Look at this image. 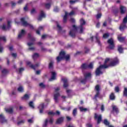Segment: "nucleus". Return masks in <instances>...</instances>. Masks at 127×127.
Here are the masks:
<instances>
[{
	"label": "nucleus",
	"instance_id": "nucleus-1",
	"mask_svg": "<svg viewBox=\"0 0 127 127\" xmlns=\"http://www.w3.org/2000/svg\"><path fill=\"white\" fill-rule=\"evenodd\" d=\"M109 62L110 59H106L104 65H101L97 68L95 71L96 76H99L100 74H103L102 69H106V68H109L110 66H116V65L119 64V60L117 58L114 59V60L109 64H109Z\"/></svg>",
	"mask_w": 127,
	"mask_h": 127
},
{
	"label": "nucleus",
	"instance_id": "nucleus-2",
	"mask_svg": "<svg viewBox=\"0 0 127 127\" xmlns=\"http://www.w3.org/2000/svg\"><path fill=\"white\" fill-rule=\"evenodd\" d=\"M80 25L79 27H76L75 25H73L72 28L71 29L70 31H69V34L71 37H75L76 35V33L77 31H79V33H82L85 28H84V25L86 24V22L84 19L82 18L80 20Z\"/></svg>",
	"mask_w": 127,
	"mask_h": 127
},
{
	"label": "nucleus",
	"instance_id": "nucleus-3",
	"mask_svg": "<svg viewBox=\"0 0 127 127\" xmlns=\"http://www.w3.org/2000/svg\"><path fill=\"white\" fill-rule=\"evenodd\" d=\"M28 38L31 41V42H28L27 43V45L29 46V50H34L35 49V47H33V45H34V41H35V38L31 36V34H28Z\"/></svg>",
	"mask_w": 127,
	"mask_h": 127
},
{
	"label": "nucleus",
	"instance_id": "nucleus-4",
	"mask_svg": "<svg viewBox=\"0 0 127 127\" xmlns=\"http://www.w3.org/2000/svg\"><path fill=\"white\" fill-rule=\"evenodd\" d=\"M64 52H61L60 53L59 57H57V60L58 62H60L63 59H65L66 60H69L70 56L69 55H65Z\"/></svg>",
	"mask_w": 127,
	"mask_h": 127
},
{
	"label": "nucleus",
	"instance_id": "nucleus-5",
	"mask_svg": "<svg viewBox=\"0 0 127 127\" xmlns=\"http://www.w3.org/2000/svg\"><path fill=\"white\" fill-rule=\"evenodd\" d=\"M60 90V87H57L55 88V93L54 95V99L56 103H58L59 102V97L60 96V93H59V91Z\"/></svg>",
	"mask_w": 127,
	"mask_h": 127
},
{
	"label": "nucleus",
	"instance_id": "nucleus-6",
	"mask_svg": "<svg viewBox=\"0 0 127 127\" xmlns=\"http://www.w3.org/2000/svg\"><path fill=\"white\" fill-rule=\"evenodd\" d=\"M21 23L23 26H27L32 29L33 28V26L26 22V21H25V18H21Z\"/></svg>",
	"mask_w": 127,
	"mask_h": 127
},
{
	"label": "nucleus",
	"instance_id": "nucleus-7",
	"mask_svg": "<svg viewBox=\"0 0 127 127\" xmlns=\"http://www.w3.org/2000/svg\"><path fill=\"white\" fill-rule=\"evenodd\" d=\"M84 79L81 80V82L82 83V84H85L87 80L91 78V73L85 72L84 73Z\"/></svg>",
	"mask_w": 127,
	"mask_h": 127
},
{
	"label": "nucleus",
	"instance_id": "nucleus-8",
	"mask_svg": "<svg viewBox=\"0 0 127 127\" xmlns=\"http://www.w3.org/2000/svg\"><path fill=\"white\" fill-rule=\"evenodd\" d=\"M115 42H114V39L111 38L108 40V43L109 44L110 49H114L115 48Z\"/></svg>",
	"mask_w": 127,
	"mask_h": 127
},
{
	"label": "nucleus",
	"instance_id": "nucleus-9",
	"mask_svg": "<svg viewBox=\"0 0 127 127\" xmlns=\"http://www.w3.org/2000/svg\"><path fill=\"white\" fill-rule=\"evenodd\" d=\"M27 64L28 65H29L31 67V68H32L34 70H36V68H37V67H39V64H37L35 65H34L32 64H31V62L29 61L27 62Z\"/></svg>",
	"mask_w": 127,
	"mask_h": 127
},
{
	"label": "nucleus",
	"instance_id": "nucleus-10",
	"mask_svg": "<svg viewBox=\"0 0 127 127\" xmlns=\"http://www.w3.org/2000/svg\"><path fill=\"white\" fill-rule=\"evenodd\" d=\"M11 22L10 21H7V24L6 26L5 24H3L2 26V29L3 30H8L9 28H10V23Z\"/></svg>",
	"mask_w": 127,
	"mask_h": 127
},
{
	"label": "nucleus",
	"instance_id": "nucleus-11",
	"mask_svg": "<svg viewBox=\"0 0 127 127\" xmlns=\"http://www.w3.org/2000/svg\"><path fill=\"white\" fill-rule=\"evenodd\" d=\"M94 118L95 120H97V125H99V124L102 122V115H98L97 113H95Z\"/></svg>",
	"mask_w": 127,
	"mask_h": 127
},
{
	"label": "nucleus",
	"instance_id": "nucleus-12",
	"mask_svg": "<svg viewBox=\"0 0 127 127\" xmlns=\"http://www.w3.org/2000/svg\"><path fill=\"white\" fill-rule=\"evenodd\" d=\"M95 90L96 91V94L94 97L95 100H97V98L99 97V95H100V86L97 85L95 86Z\"/></svg>",
	"mask_w": 127,
	"mask_h": 127
},
{
	"label": "nucleus",
	"instance_id": "nucleus-13",
	"mask_svg": "<svg viewBox=\"0 0 127 127\" xmlns=\"http://www.w3.org/2000/svg\"><path fill=\"white\" fill-rule=\"evenodd\" d=\"M1 40H3V41H6V39L5 38V37L4 36H0V41H1ZM3 50V48L1 47L0 44V53H2V51Z\"/></svg>",
	"mask_w": 127,
	"mask_h": 127
},
{
	"label": "nucleus",
	"instance_id": "nucleus-14",
	"mask_svg": "<svg viewBox=\"0 0 127 127\" xmlns=\"http://www.w3.org/2000/svg\"><path fill=\"white\" fill-rule=\"evenodd\" d=\"M0 123L1 124H5L7 123V121L6 120L5 118H4V116L3 114L0 115Z\"/></svg>",
	"mask_w": 127,
	"mask_h": 127
},
{
	"label": "nucleus",
	"instance_id": "nucleus-15",
	"mask_svg": "<svg viewBox=\"0 0 127 127\" xmlns=\"http://www.w3.org/2000/svg\"><path fill=\"white\" fill-rule=\"evenodd\" d=\"M25 33H26V32H25V30L24 29L21 30L20 32L19 33V35L18 36V38L20 39L22 37H23L24 35H25Z\"/></svg>",
	"mask_w": 127,
	"mask_h": 127
},
{
	"label": "nucleus",
	"instance_id": "nucleus-16",
	"mask_svg": "<svg viewBox=\"0 0 127 127\" xmlns=\"http://www.w3.org/2000/svg\"><path fill=\"white\" fill-rule=\"evenodd\" d=\"M52 76L51 78L49 79V81H54V80H56V72L52 71Z\"/></svg>",
	"mask_w": 127,
	"mask_h": 127
},
{
	"label": "nucleus",
	"instance_id": "nucleus-17",
	"mask_svg": "<svg viewBox=\"0 0 127 127\" xmlns=\"http://www.w3.org/2000/svg\"><path fill=\"white\" fill-rule=\"evenodd\" d=\"M45 17V14L43 11H41L40 15L38 18V20H41L42 18Z\"/></svg>",
	"mask_w": 127,
	"mask_h": 127
},
{
	"label": "nucleus",
	"instance_id": "nucleus-18",
	"mask_svg": "<svg viewBox=\"0 0 127 127\" xmlns=\"http://www.w3.org/2000/svg\"><path fill=\"white\" fill-rule=\"evenodd\" d=\"M62 80L64 82V88H67L68 87V79L66 78H62Z\"/></svg>",
	"mask_w": 127,
	"mask_h": 127
},
{
	"label": "nucleus",
	"instance_id": "nucleus-19",
	"mask_svg": "<svg viewBox=\"0 0 127 127\" xmlns=\"http://www.w3.org/2000/svg\"><path fill=\"white\" fill-rule=\"evenodd\" d=\"M38 109L40 110V114H43V110L44 109V104L42 103L39 105Z\"/></svg>",
	"mask_w": 127,
	"mask_h": 127
},
{
	"label": "nucleus",
	"instance_id": "nucleus-20",
	"mask_svg": "<svg viewBox=\"0 0 127 127\" xmlns=\"http://www.w3.org/2000/svg\"><path fill=\"white\" fill-rule=\"evenodd\" d=\"M127 11V8L124 6H120V12L121 14H124L125 12Z\"/></svg>",
	"mask_w": 127,
	"mask_h": 127
},
{
	"label": "nucleus",
	"instance_id": "nucleus-21",
	"mask_svg": "<svg viewBox=\"0 0 127 127\" xmlns=\"http://www.w3.org/2000/svg\"><path fill=\"white\" fill-rule=\"evenodd\" d=\"M63 121H64V118L63 117H61L57 120L56 123L58 125H60V124L63 123Z\"/></svg>",
	"mask_w": 127,
	"mask_h": 127
},
{
	"label": "nucleus",
	"instance_id": "nucleus-22",
	"mask_svg": "<svg viewBox=\"0 0 127 127\" xmlns=\"http://www.w3.org/2000/svg\"><path fill=\"white\" fill-rule=\"evenodd\" d=\"M118 50L119 53H124V48H123L122 46L121 45L118 46Z\"/></svg>",
	"mask_w": 127,
	"mask_h": 127
},
{
	"label": "nucleus",
	"instance_id": "nucleus-23",
	"mask_svg": "<svg viewBox=\"0 0 127 127\" xmlns=\"http://www.w3.org/2000/svg\"><path fill=\"white\" fill-rule=\"evenodd\" d=\"M56 24H57V27L58 29V31L59 32H61V31H62V27H61V26H60V25H59V23H58V22H56Z\"/></svg>",
	"mask_w": 127,
	"mask_h": 127
},
{
	"label": "nucleus",
	"instance_id": "nucleus-24",
	"mask_svg": "<svg viewBox=\"0 0 127 127\" xmlns=\"http://www.w3.org/2000/svg\"><path fill=\"white\" fill-rule=\"evenodd\" d=\"M95 39L96 40L97 43H98V45L101 46V42H100V38L98 37V34H96V36L95 37Z\"/></svg>",
	"mask_w": 127,
	"mask_h": 127
},
{
	"label": "nucleus",
	"instance_id": "nucleus-25",
	"mask_svg": "<svg viewBox=\"0 0 127 127\" xmlns=\"http://www.w3.org/2000/svg\"><path fill=\"white\" fill-rule=\"evenodd\" d=\"M118 39L119 41H120V42H124V41H125V39H126V38L121 37V36H118Z\"/></svg>",
	"mask_w": 127,
	"mask_h": 127
},
{
	"label": "nucleus",
	"instance_id": "nucleus-26",
	"mask_svg": "<svg viewBox=\"0 0 127 127\" xmlns=\"http://www.w3.org/2000/svg\"><path fill=\"white\" fill-rule=\"evenodd\" d=\"M41 30H43V26H40L38 28V29L36 31L37 34H40V31Z\"/></svg>",
	"mask_w": 127,
	"mask_h": 127
},
{
	"label": "nucleus",
	"instance_id": "nucleus-27",
	"mask_svg": "<svg viewBox=\"0 0 127 127\" xmlns=\"http://www.w3.org/2000/svg\"><path fill=\"white\" fill-rule=\"evenodd\" d=\"M6 112L7 113H9V114H11L13 112V108H10L9 109H6Z\"/></svg>",
	"mask_w": 127,
	"mask_h": 127
},
{
	"label": "nucleus",
	"instance_id": "nucleus-28",
	"mask_svg": "<svg viewBox=\"0 0 127 127\" xmlns=\"http://www.w3.org/2000/svg\"><path fill=\"white\" fill-rule=\"evenodd\" d=\"M29 95L28 94H25L24 97H22V100H28V99H29Z\"/></svg>",
	"mask_w": 127,
	"mask_h": 127
},
{
	"label": "nucleus",
	"instance_id": "nucleus-29",
	"mask_svg": "<svg viewBox=\"0 0 127 127\" xmlns=\"http://www.w3.org/2000/svg\"><path fill=\"white\" fill-rule=\"evenodd\" d=\"M33 59H34V60H35V59H36L37 58H38V57H39V54H37V53H35L33 56Z\"/></svg>",
	"mask_w": 127,
	"mask_h": 127
},
{
	"label": "nucleus",
	"instance_id": "nucleus-30",
	"mask_svg": "<svg viewBox=\"0 0 127 127\" xmlns=\"http://www.w3.org/2000/svg\"><path fill=\"white\" fill-rule=\"evenodd\" d=\"M67 16H68V13L65 12V15L64 17V22H66L67 21Z\"/></svg>",
	"mask_w": 127,
	"mask_h": 127
},
{
	"label": "nucleus",
	"instance_id": "nucleus-31",
	"mask_svg": "<svg viewBox=\"0 0 127 127\" xmlns=\"http://www.w3.org/2000/svg\"><path fill=\"white\" fill-rule=\"evenodd\" d=\"M113 110L114 112H116V113L119 112V109H118V108L116 106H113Z\"/></svg>",
	"mask_w": 127,
	"mask_h": 127
},
{
	"label": "nucleus",
	"instance_id": "nucleus-32",
	"mask_svg": "<svg viewBox=\"0 0 127 127\" xmlns=\"http://www.w3.org/2000/svg\"><path fill=\"white\" fill-rule=\"evenodd\" d=\"M29 106L32 109H34V104H33V102L30 101L29 103Z\"/></svg>",
	"mask_w": 127,
	"mask_h": 127
},
{
	"label": "nucleus",
	"instance_id": "nucleus-33",
	"mask_svg": "<svg viewBox=\"0 0 127 127\" xmlns=\"http://www.w3.org/2000/svg\"><path fill=\"white\" fill-rule=\"evenodd\" d=\"M82 69H87L88 68V64H83L81 65Z\"/></svg>",
	"mask_w": 127,
	"mask_h": 127
},
{
	"label": "nucleus",
	"instance_id": "nucleus-34",
	"mask_svg": "<svg viewBox=\"0 0 127 127\" xmlns=\"http://www.w3.org/2000/svg\"><path fill=\"white\" fill-rule=\"evenodd\" d=\"M17 90L20 93H22L23 92V87L20 86L18 88Z\"/></svg>",
	"mask_w": 127,
	"mask_h": 127
},
{
	"label": "nucleus",
	"instance_id": "nucleus-35",
	"mask_svg": "<svg viewBox=\"0 0 127 127\" xmlns=\"http://www.w3.org/2000/svg\"><path fill=\"white\" fill-rule=\"evenodd\" d=\"M103 123H104V125H105V126H109L110 125V122H109V121H108V120L107 119L104 120Z\"/></svg>",
	"mask_w": 127,
	"mask_h": 127
},
{
	"label": "nucleus",
	"instance_id": "nucleus-36",
	"mask_svg": "<svg viewBox=\"0 0 127 127\" xmlns=\"http://www.w3.org/2000/svg\"><path fill=\"white\" fill-rule=\"evenodd\" d=\"M48 123V119H46L45 122L43 125V127H47V124Z\"/></svg>",
	"mask_w": 127,
	"mask_h": 127
},
{
	"label": "nucleus",
	"instance_id": "nucleus-37",
	"mask_svg": "<svg viewBox=\"0 0 127 127\" xmlns=\"http://www.w3.org/2000/svg\"><path fill=\"white\" fill-rule=\"evenodd\" d=\"M66 93L68 96V97H71V94H72V90H67Z\"/></svg>",
	"mask_w": 127,
	"mask_h": 127
},
{
	"label": "nucleus",
	"instance_id": "nucleus-38",
	"mask_svg": "<svg viewBox=\"0 0 127 127\" xmlns=\"http://www.w3.org/2000/svg\"><path fill=\"white\" fill-rule=\"evenodd\" d=\"M93 63H91L89 65H87V68H89V69H93Z\"/></svg>",
	"mask_w": 127,
	"mask_h": 127
},
{
	"label": "nucleus",
	"instance_id": "nucleus-39",
	"mask_svg": "<svg viewBox=\"0 0 127 127\" xmlns=\"http://www.w3.org/2000/svg\"><path fill=\"white\" fill-rule=\"evenodd\" d=\"M79 110H80L81 112H86V111H88L87 108H84V107H79Z\"/></svg>",
	"mask_w": 127,
	"mask_h": 127
},
{
	"label": "nucleus",
	"instance_id": "nucleus-40",
	"mask_svg": "<svg viewBox=\"0 0 127 127\" xmlns=\"http://www.w3.org/2000/svg\"><path fill=\"white\" fill-rule=\"evenodd\" d=\"M110 100H114L115 99V94L114 93H111V94L110 96Z\"/></svg>",
	"mask_w": 127,
	"mask_h": 127
},
{
	"label": "nucleus",
	"instance_id": "nucleus-41",
	"mask_svg": "<svg viewBox=\"0 0 127 127\" xmlns=\"http://www.w3.org/2000/svg\"><path fill=\"white\" fill-rule=\"evenodd\" d=\"M124 96H125V97H127V88L126 87L124 88Z\"/></svg>",
	"mask_w": 127,
	"mask_h": 127
},
{
	"label": "nucleus",
	"instance_id": "nucleus-42",
	"mask_svg": "<svg viewBox=\"0 0 127 127\" xmlns=\"http://www.w3.org/2000/svg\"><path fill=\"white\" fill-rule=\"evenodd\" d=\"M109 36H110V34L109 33H105L103 35V38H108V37H109Z\"/></svg>",
	"mask_w": 127,
	"mask_h": 127
},
{
	"label": "nucleus",
	"instance_id": "nucleus-43",
	"mask_svg": "<svg viewBox=\"0 0 127 127\" xmlns=\"http://www.w3.org/2000/svg\"><path fill=\"white\" fill-rule=\"evenodd\" d=\"M24 71V68L21 67L19 69L17 70V72H18V73H21V72Z\"/></svg>",
	"mask_w": 127,
	"mask_h": 127
},
{
	"label": "nucleus",
	"instance_id": "nucleus-44",
	"mask_svg": "<svg viewBox=\"0 0 127 127\" xmlns=\"http://www.w3.org/2000/svg\"><path fill=\"white\" fill-rule=\"evenodd\" d=\"M8 71L4 68L2 70V75H5V74H6L7 73Z\"/></svg>",
	"mask_w": 127,
	"mask_h": 127
},
{
	"label": "nucleus",
	"instance_id": "nucleus-45",
	"mask_svg": "<svg viewBox=\"0 0 127 127\" xmlns=\"http://www.w3.org/2000/svg\"><path fill=\"white\" fill-rule=\"evenodd\" d=\"M34 13H36V10H35V8H33L31 10V14H34Z\"/></svg>",
	"mask_w": 127,
	"mask_h": 127
},
{
	"label": "nucleus",
	"instance_id": "nucleus-46",
	"mask_svg": "<svg viewBox=\"0 0 127 127\" xmlns=\"http://www.w3.org/2000/svg\"><path fill=\"white\" fill-rule=\"evenodd\" d=\"M54 121V120H53V118H49V120H48L49 123H50V124H53Z\"/></svg>",
	"mask_w": 127,
	"mask_h": 127
},
{
	"label": "nucleus",
	"instance_id": "nucleus-47",
	"mask_svg": "<svg viewBox=\"0 0 127 127\" xmlns=\"http://www.w3.org/2000/svg\"><path fill=\"white\" fill-rule=\"evenodd\" d=\"M72 114L74 116L77 115V108H75L73 110Z\"/></svg>",
	"mask_w": 127,
	"mask_h": 127
},
{
	"label": "nucleus",
	"instance_id": "nucleus-48",
	"mask_svg": "<svg viewBox=\"0 0 127 127\" xmlns=\"http://www.w3.org/2000/svg\"><path fill=\"white\" fill-rule=\"evenodd\" d=\"M77 1H79V0H70L69 1V2L71 4H74L75 2H77Z\"/></svg>",
	"mask_w": 127,
	"mask_h": 127
},
{
	"label": "nucleus",
	"instance_id": "nucleus-49",
	"mask_svg": "<svg viewBox=\"0 0 127 127\" xmlns=\"http://www.w3.org/2000/svg\"><path fill=\"white\" fill-rule=\"evenodd\" d=\"M54 63L53 62H51L49 64V67L50 68H53V64Z\"/></svg>",
	"mask_w": 127,
	"mask_h": 127
},
{
	"label": "nucleus",
	"instance_id": "nucleus-50",
	"mask_svg": "<svg viewBox=\"0 0 127 127\" xmlns=\"http://www.w3.org/2000/svg\"><path fill=\"white\" fill-rule=\"evenodd\" d=\"M50 6H51V4L50 3H46L45 4L46 8L49 9L50 8Z\"/></svg>",
	"mask_w": 127,
	"mask_h": 127
},
{
	"label": "nucleus",
	"instance_id": "nucleus-51",
	"mask_svg": "<svg viewBox=\"0 0 127 127\" xmlns=\"http://www.w3.org/2000/svg\"><path fill=\"white\" fill-rule=\"evenodd\" d=\"M56 113L53 112V111H51V112H49L48 113V115L49 116H54V115H55Z\"/></svg>",
	"mask_w": 127,
	"mask_h": 127
},
{
	"label": "nucleus",
	"instance_id": "nucleus-52",
	"mask_svg": "<svg viewBox=\"0 0 127 127\" xmlns=\"http://www.w3.org/2000/svg\"><path fill=\"white\" fill-rule=\"evenodd\" d=\"M115 91L117 92L118 93L120 91V88H119L118 86H116L115 88Z\"/></svg>",
	"mask_w": 127,
	"mask_h": 127
},
{
	"label": "nucleus",
	"instance_id": "nucleus-53",
	"mask_svg": "<svg viewBox=\"0 0 127 127\" xmlns=\"http://www.w3.org/2000/svg\"><path fill=\"white\" fill-rule=\"evenodd\" d=\"M102 16V14L101 13H98L96 15V18L99 19V18H101V17Z\"/></svg>",
	"mask_w": 127,
	"mask_h": 127
},
{
	"label": "nucleus",
	"instance_id": "nucleus-54",
	"mask_svg": "<svg viewBox=\"0 0 127 127\" xmlns=\"http://www.w3.org/2000/svg\"><path fill=\"white\" fill-rule=\"evenodd\" d=\"M39 86L41 88H45V85L43 83H40Z\"/></svg>",
	"mask_w": 127,
	"mask_h": 127
},
{
	"label": "nucleus",
	"instance_id": "nucleus-55",
	"mask_svg": "<svg viewBox=\"0 0 127 127\" xmlns=\"http://www.w3.org/2000/svg\"><path fill=\"white\" fill-rule=\"evenodd\" d=\"M75 14V12H74L73 10H72V11H71L69 13H68V15H73V14Z\"/></svg>",
	"mask_w": 127,
	"mask_h": 127
},
{
	"label": "nucleus",
	"instance_id": "nucleus-56",
	"mask_svg": "<svg viewBox=\"0 0 127 127\" xmlns=\"http://www.w3.org/2000/svg\"><path fill=\"white\" fill-rule=\"evenodd\" d=\"M11 4L12 6H15L16 3L14 2V1H11Z\"/></svg>",
	"mask_w": 127,
	"mask_h": 127
},
{
	"label": "nucleus",
	"instance_id": "nucleus-57",
	"mask_svg": "<svg viewBox=\"0 0 127 127\" xmlns=\"http://www.w3.org/2000/svg\"><path fill=\"white\" fill-rule=\"evenodd\" d=\"M54 11H55V12H58V11H59V9H58L57 7H55L54 9Z\"/></svg>",
	"mask_w": 127,
	"mask_h": 127
},
{
	"label": "nucleus",
	"instance_id": "nucleus-58",
	"mask_svg": "<svg viewBox=\"0 0 127 127\" xmlns=\"http://www.w3.org/2000/svg\"><path fill=\"white\" fill-rule=\"evenodd\" d=\"M24 120H22L18 122V125H21V124H24Z\"/></svg>",
	"mask_w": 127,
	"mask_h": 127
},
{
	"label": "nucleus",
	"instance_id": "nucleus-59",
	"mask_svg": "<svg viewBox=\"0 0 127 127\" xmlns=\"http://www.w3.org/2000/svg\"><path fill=\"white\" fill-rule=\"evenodd\" d=\"M101 110L102 112H104V111H105V107L104 106V105H102L101 106Z\"/></svg>",
	"mask_w": 127,
	"mask_h": 127
},
{
	"label": "nucleus",
	"instance_id": "nucleus-60",
	"mask_svg": "<svg viewBox=\"0 0 127 127\" xmlns=\"http://www.w3.org/2000/svg\"><path fill=\"white\" fill-rule=\"evenodd\" d=\"M22 2H23V0H19L17 2V3H18V4H20L22 3Z\"/></svg>",
	"mask_w": 127,
	"mask_h": 127
},
{
	"label": "nucleus",
	"instance_id": "nucleus-61",
	"mask_svg": "<svg viewBox=\"0 0 127 127\" xmlns=\"http://www.w3.org/2000/svg\"><path fill=\"white\" fill-rule=\"evenodd\" d=\"M46 38H47V35H44L42 36V39H45Z\"/></svg>",
	"mask_w": 127,
	"mask_h": 127
},
{
	"label": "nucleus",
	"instance_id": "nucleus-62",
	"mask_svg": "<svg viewBox=\"0 0 127 127\" xmlns=\"http://www.w3.org/2000/svg\"><path fill=\"white\" fill-rule=\"evenodd\" d=\"M28 5V4H27L26 5V6L24 7V10H25V11H27L28 8H27V5Z\"/></svg>",
	"mask_w": 127,
	"mask_h": 127
},
{
	"label": "nucleus",
	"instance_id": "nucleus-63",
	"mask_svg": "<svg viewBox=\"0 0 127 127\" xmlns=\"http://www.w3.org/2000/svg\"><path fill=\"white\" fill-rule=\"evenodd\" d=\"M86 126L87 127H93V125L90 123L87 124Z\"/></svg>",
	"mask_w": 127,
	"mask_h": 127
},
{
	"label": "nucleus",
	"instance_id": "nucleus-64",
	"mask_svg": "<svg viewBox=\"0 0 127 127\" xmlns=\"http://www.w3.org/2000/svg\"><path fill=\"white\" fill-rule=\"evenodd\" d=\"M28 123H30V124L33 123V121L32 120V119H29L28 120Z\"/></svg>",
	"mask_w": 127,
	"mask_h": 127
}]
</instances>
